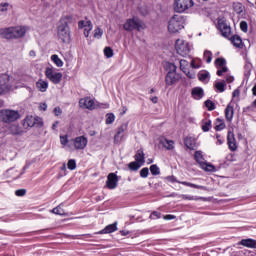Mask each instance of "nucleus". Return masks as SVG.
Wrapping results in <instances>:
<instances>
[{
    "label": "nucleus",
    "mask_w": 256,
    "mask_h": 256,
    "mask_svg": "<svg viewBox=\"0 0 256 256\" xmlns=\"http://www.w3.org/2000/svg\"><path fill=\"white\" fill-rule=\"evenodd\" d=\"M19 119H21V114H19L17 110H0V121L6 125H11V123H15V121H19Z\"/></svg>",
    "instance_id": "1"
},
{
    "label": "nucleus",
    "mask_w": 256,
    "mask_h": 256,
    "mask_svg": "<svg viewBox=\"0 0 256 256\" xmlns=\"http://www.w3.org/2000/svg\"><path fill=\"white\" fill-rule=\"evenodd\" d=\"M46 79L50 80L54 85H59L63 80V73L55 72V70L51 67H47L45 69Z\"/></svg>",
    "instance_id": "2"
},
{
    "label": "nucleus",
    "mask_w": 256,
    "mask_h": 256,
    "mask_svg": "<svg viewBox=\"0 0 256 256\" xmlns=\"http://www.w3.org/2000/svg\"><path fill=\"white\" fill-rule=\"evenodd\" d=\"M125 31H143L145 29V23L137 19H129L124 24Z\"/></svg>",
    "instance_id": "3"
},
{
    "label": "nucleus",
    "mask_w": 256,
    "mask_h": 256,
    "mask_svg": "<svg viewBox=\"0 0 256 256\" xmlns=\"http://www.w3.org/2000/svg\"><path fill=\"white\" fill-rule=\"evenodd\" d=\"M183 29V24L181 23V16L174 15L168 23L169 33H179Z\"/></svg>",
    "instance_id": "4"
},
{
    "label": "nucleus",
    "mask_w": 256,
    "mask_h": 256,
    "mask_svg": "<svg viewBox=\"0 0 256 256\" xmlns=\"http://www.w3.org/2000/svg\"><path fill=\"white\" fill-rule=\"evenodd\" d=\"M191 7H193V0H175L174 2V11L176 13H185Z\"/></svg>",
    "instance_id": "5"
},
{
    "label": "nucleus",
    "mask_w": 256,
    "mask_h": 256,
    "mask_svg": "<svg viewBox=\"0 0 256 256\" xmlns=\"http://www.w3.org/2000/svg\"><path fill=\"white\" fill-rule=\"evenodd\" d=\"M175 49H176L178 55H181V57H187V55H189V53H191V48L189 47V43H187L183 40L176 41Z\"/></svg>",
    "instance_id": "6"
},
{
    "label": "nucleus",
    "mask_w": 256,
    "mask_h": 256,
    "mask_svg": "<svg viewBox=\"0 0 256 256\" xmlns=\"http://www.w3.org/2000/svg\"><path fill=\"white\" fill-rule=\"evenodd\" d=\"M73 22V17L66 16L58 23V33H71L70 25Z\"/></svg>",
    "instance_id": "7"
},
{
    "label": "nucleus",
    "mask_w": 256,
    "mask_h": 256,
    "mask_svg": "<svg viewBox=\"0 0 256 256\" xmlns=\"http://www.w3.org/2000/svg\"><path fill=\"white\" fill-rule=\"evenodd\" d=\"M224 39H229L234 47L237 49H243V39L238 34L232 33H222L221 34Z\"/></svg>",
    "instance_id": "8"
},
{
    "label": "nucleus",
    "mask_w": 256,
    "mask_h": 256,
    "mask_svg": "<svg viewBox=\"0 0 256 256\" xmlns=\"http://www.w3.org/2000/svg\"><path fill=\"white\" fill-rule=\"evenodd\" d=\"M23 127H43V120L40 117L26 116Z\"/></svg>",
    "instance_id": "9"
},
{
    "label": "nucleus",
    "mask_w": 256,
    "mask_h": 256,
    "mask_svg": "<svg viewBox=\"0 0 256 256\" xmlns=\"http://www.w3.org/2000/svg\"><path fill=\"white\" fill-rule=\"evenodd\" d=\"M9 75L1 74L0 75V95H5L7 91H10L11 86L9 85Z\"/></svg>",
    "instance_id": "10"
},
{
    "label": "nucleus",
    "mask_w": 256,
    "mask_h": 256,
    "mask_svg": "<svg viewBox=\"0 0 256 256\" xmlns=\"http://www.w3.org/2000/svg\"><path fill=\"white\" fill-rule=\"evenodd\" d=\"M78 31H81V33H91L93 31V22L87 18L80 20L78 22Z\"/></svg>",
    "instance_id": "11"
},
{
    "label": "nucleus",
    "mask_w": 256,
    "mask_h": 256,
    "mask_svg": "<svg viewBox=\"0 0 256 256\" xmlns=\"http://www.w3.org/2000/svg\"><path fill=\"white\" fill-rule=\"evenodd\" d=\"M79 107L81 109H88V111H93L95 109V100L91 97H84L79 100Z\"/></svg>",
    "instance_id": "12"
},
{
    "label": "nucleus",
    "mask_w": 256,
    "mask_h": 256,
    "mask_svg": "<svg viewBox=\"0 0 256 256\" xmlns=\"http://www.w3.org/2000/svg\"><path fill=\"white\" fill-rule=\"evenodd\" d=\"M180 80L181 75L174 72H168L165 77L166 87H171V85L179 83Z\"/></svg>",
    "instance_id": "13"
},
{
    "label": "nucleus",
    "mask_w": 256,
    "mask_h": 256,
    "mask_svg": "<svg viewBox=\"0 0 256 256\" xmlns=\"http://www.w3.org/2000/svg\"><path fill=\"white\" fill-rule=\"evenodd\" d=\"M216 27L220 33H231V26L227 24V20L224 17H219L217 19Z\"/></svg>",
    "instance_id": "14"
},
{
    "label": "nucleus",
    "mask_w": 256,
    "mask_h": 256,
    "mask_svg": "<svg viewBox=\"0 0 256 256\" xmlns=\"http://www.w3.org/2000/svg\"><path fill=\"white\" fill-rule=\"evenodd\" d=\"M119 183V176L115 173H110L107 176L106 187L107 189H117Z\"/></svg>",
    "instance_id": "15"
},
{
    "label": "nucleus",
    "mask_w": 256,
    "mask_h": 256,
    "mask_svg": "<svg viewBox=\"0 0 256 256\" xmlns=\"http://www.w3.org/2000/svg\"><path fill=\"white\" fill-rule=\"evenodd\" d=\"M167 179L168 181H170V183H179L180 185H184L185 187H191L192 189H205V186L197 185L187 181H177L174 176H169L167 177Z\"/></svg>",
    "instance_id": "16"
},
{
    "label": "nucleus",
    "mask_w": 256,
    "mask_h": 256,
    "mask_svg": "<svg viewBox=\"0 0 256 256\" xmlns=\"http://www.w3.org/2000/svg\"><path fill=\"white\" fill-rule=\"evenodd\" d=\"M87 143L89 141L87 140V137L85 136H78L73 139V144L76 150H83L85 147H87Z\"/></svg>",
    "instance_id": "17"
},
{
    "label": "nucleus",
    "mask_w": 256,
    "mask_h": 256,
    "mask_svg": "<svg viewBox=\"0 0 256 256\" xmlns=\"http://www.w3.org/2000/svg\"><path fill=\"white\" fill-rule=\"evenodd\" d=\"M31 28L27 26H14L2 29V33H27Z\"/></svg>",
    "instance_id": "18"
},
{
    "label": "nucleus",
    "mask_w": 256,
    "mask_h": 256,
    "mask_svg": "<svg viewBox=\"0 0 256 256\" xmlns=\"http://www.w3.org/2000/svg\"><path fill=\"white\" fill-rule=\"evenodd\" d=\"M227 145L231 151H237V139H235V133L231 130L227 133Z\"/></svg>",
    "instance_id": "19"
},
{
    "label": "nucleus",
    "mask_w": 256,
    "mask_h": 256,
    "mask_svg": "<svg viewBox=\"0 0 256 256\" xmlns=\"http://www.w3.org/2000/svg\"><path fill=\"white\" fill-rule=\"evenodd\" d=\"M184 145L190 151H195L197 149V139L193 136H186L184 138Z\"/></svg>",
    "instance_id": "20"
},
{
    "label": "nucleus",
    "mask_w": 256,
    "mask_h": 256,
    "mask_svg": "<svg viewBox=\"0 0 256 256\" xmlns=\"http://www.w3.org/2000/svg\"><path fill=\"white\" fill-rule=\"evenodd\" d=\"M125 129H127V125L122 124L120 127H118L116 134L114 135V144L118 145V143H121L123 140V137H125Z\"/></svg>",
    "instance_id": "21"
},
{
    "label": "nucleus",
    "mask_w": 256,
    "mask_h": 256,
    "mask_svg": "<svg viewBox=\"0 0 256 256\" xmlns=\"http://www.w3.org/2000/svg\"><path fill=\"white\" fill-rule=\"evenodd\" d=\"M115 231H117V222L107 225L104 229L96 232L95 235H107L109 233H115Z\"/></svg>",
    "instance_id": "22"
},
{
    "label": "nucleus",
    "mask_w": 256,
    "mask_h": 256,
    "mask_svg": "<svg viewBox=\"0 0 256 256\" xmlns=\"http://www.w3.org/2000/svg\"><path fill=\"white\" fill-rule=\"evenodd\" d=\"M224 113H225V119L228 123H231V121H233V116L235 115V109L234 107L231 105V103H229L225 110H224Z\"/></svg>",
    "instance_id": "23"
},
{
    "label": "nucleus",
    "mask_w": 256,
    "mask_h": 256,
    "mask_svg": "<svg viewBox=\"0 0 256 256\" xmlns=\"http://www.w3.org/2000/svg\"><path fill=\"white\" fill-rule=\"evenodd\" d=\"M9 134L14 136L23 135V128L19 126V124H12L8 128Z\"/></svg>",
    "instance_id": "24"
},
{
    "label": "nucleus",
    "mask_w": 256,
    "mask_h": 256,
    "mask_svg": "<svg viewBox=\"0 0 256 256\" xmlns=\"http://www.w3.org/2000/svg\"><path fill=\"white\" fill-rule=\"evenodd\" d=\"M238 245H242L248 249H256V240L253 238L242 239Z\"/></svg>",
    "instance_id": "25"
},
{
    "label": "nucleus",
    "mask_w": 256,
    "mask_h": 256,
    "mask_svg": "<svg viewBox=\"0 0 256 256\" xmlns=\"http://www.w3.org/2000/svg\"><path fill=\"white\" fill-rule=\"evenodd\" d=\"M233 10L240 17H245V6L243 4H241L240 2L233 3Z\"/></svg>",
    "instance_id": "26"
},
{
    "label": "nucleus",
    "mask_w": 256,
    "mask_h": 256,
    "mask_svg": "<svg viewBox=\"0 0 256 256\" xmlns=\"http://www.w3.org/2000/svg\"><path fill=\"white\" fill-rule=\"evenodd\" d=\"M36 88L38 89V91H40L41 93H45V91H47V89H49V82L43 80V79H39L36 82Z\"/></svg>",
    "instance_id": "27"
},
{
    "label": "nucleus",
    "mask_w": 256,
    "mask_h": 256,
    "mask_svg": "<svg viewBox=\"0 0 256 256\" xmlns=\"http://www.w3.org/2000/svg\"><path fill=\"white\" fill-rule=\"evenodd\" d=\"M191 95H192V97H193L194 99L199 100V99H203L205 93L203 92V89H202V88H200V87H195V88L192 89Z\"/></svg>",
    "instance_id": "28"
},
{
    "label": "nucleus",
    "mask_w": 256,
    "mask_h": 256,
    "mask_svg": "<svg viewBox=\"0 0 256 256\" xmlns=\"http://www.w3.org/2000/svg\"><path fill=\"white\" fill-rule=\"evenodd\" d=\"M134 159L137 163H140L141 165H145V152H143V149L137 150Z\"/></svg>",
    "instance_id": "29"
},
{
    "label": "nucleus",
    "mask_w": 256,
    "mask_h": 256,
    "mask_svg": "<svg viewBox=\"0 0 256 256\" xmlns=\"http://www.w3.org/2000/svg\"><path fill=\"white\" fill-rule=\"evenodd\" d=\"M17 37H25V33H21L18 35H15L13 33H0V39H7V41H10V39H16Z\"/></svg>",
    "instance_id": "30"
},
{
    "label": "nucleus",
    "mask_w": 256,
    "mask_h": 256,
    "mask_svg": "<svg viewBox=\"0 0 256 256\" xmlns=\"http://www.w3.org/2000/svg\"><path fill=\"white\" fill-rule=\"evenodd\" d=\"M107 41L108 43L110 44H115L119 41V39H121V37H119V34H116V33H108L107 36Z\"/></svg>",
    "instance_id": "31"
},
{
    "label": "nucleus",
    "mask_w": 256,
    "mask_h": 256,
    "mask_svg": "<svg viewBox=\"0 0 256 256\" xmlns=\"http://www.w3.org/2000/svg\"><path fill=\"white\" fill-rule=\"evenodd\" d=\"M194 159L196 163H199L200 167L205 163V158L203 157V152L201 151L195 152Z\"/></svg>",
    "instance_id": "32"
},
{
    "label": "nucleus",
    "mask_w": 256,
    "mask_h": 256,
    "mask_svg": "<svg viewBox=\"0 0 256 256\" xmlns=\"http://www.w3.org/2000/svg\"><path fill=\"white\" fill-rule=\"evenodd\" d=\"M58 39L62 43H71V34H69V33H59L58 34Z\"/></svg>",
    "instance_id": "33"
},
{
    "label": "nucleus",
    "mask_w": 256,
    "mask_h": 256,
    "mask_svg": "<svg viewBox=\"0 0 256 256\" xmlns=\"http://www.w3.org/2000/svg\"><path fill=\"white\" fill-rule=\"evenodd\" d=\"M216 125H215V131H223V129H225L226 125H225V120L221 119V118H217L216 119Z\"/></svg>",
    "instance_id": "34"
},
{
    "label": "nucleus",
    "mask_w": 256,
    "mask_h": 256,
    "mask_svg": "<svg viewBox=\"0 0 256 256\" xmlns=\"http://www.w3.org/2000/svg\"><path fill=\"white\" fill-rule=\"evenodd\" d=\"M141 167H143V164H140L139 162H136V160L133 161V162H130L128 164V169L130 171H139V169H141Z\"/></svg>",
    "instance_id": "35"
},
{
    "label": "nucleus",
    "mask_w": 256,
    "mask_h": 256,
    "mask_svg": "<svg viewBox=\"0 0 256 256\" xmlns=\"http://www.w3.org/2000/svg\"><path fill=\"white\" fill-rule=\"evenodd\" d=\"M214 63L217 69H221V67H225V65H227V60H225V58L223 57H219V58H216Z\"/></svg>",
    "instance_id": "36"
},
{
    "label": "nucleus",
    "mask_w": 256,
    "mask_h": 256,
    "mask_svg": "<svg viewBox=\"0 0 256 256\" xmlns=\"http://www.w3.org/2000/svg\"><path fill=\"white\" fill-rule=\"evenodd\" d=\"M51 61H53L56 67H63V60H61L57 54L51 56Z\"/></svg>",
    "instance_id": "37"
},
{
    "label": "nucleus",
    "mask_w": 256,
    "mask_h": 256,
    "mask_svg": "<svg viewBox=\"0 0 256 256\" xmlns=\"http://www.w3.org/2000/svg\"><path fill=\"white\" fill-rule=\"evenodd\" d=\"M211 129V120L209 119H204L202 121V131L204 133H207Z\"/></svg>",
    "instance_id": "38"
},
{
    "label": "nucleus",
    "mask_w": 256,
    "mask_h": 256,
    "mask_svg": "<svg viewBox=\"0 0 256 256\" xmlns=\"http://www.w3.org/2000/svg\"><path fill=\"white\" fill-rule=\"evenodd\" d=\"M214 87H215V89H217L218 93H224L225 87H226L225 81L216 82L214 84Z\"/></svg>",
    "instance_id": "39"
},
{
    "label": "nucleus",
    "mask_w": 256,
    "mask_h": 256,
    "mask_svg": "<svg viewBox=\"0 0 256 256\" xmlns=\"http://www.w3.org/2000/svg\"><path fill=\"white\" fill-rule=\"evenodd\" d=\"M166 144H164V147L168 150V151H173V149H175V141L173 140H169V139H165L164 140Z\"/></svg>",
    "instance_id": "40"
},
{
    "label": "nucleus",
    "mask_w": 256,
    "mask_h": 256,
    "mask_svg": "<svg viewBox=\"0 0 256 256\" xmlns=\"http://www.w3.org/2000/svg\"><path fill=\"white\" fill-rule=\"evenodd\" d=\"M204 61H206L207 63H211V61H213V53H211V51L209 50H205L204 54Z\"/></svg>",
    "instance_id": "41"
},
{
    "label": "nucleus",
    "mask_w": 256,
    "mask_h": 256,
    "mask_svg": "<svg viewBox=\"0 0 256 256\" xmlns=\"http://www.w3.org/2000/svg\"><path fill=\"white\" fill-rule=\"evenodd\" d=\"M104 55L107 59H111V57L114 55L113 48L106 46L104 48Z\"/></svg>",
    "instance_id": "42"
},
{
    "label": "nucleus",
    "mask_w": 256,
    "mask_h": 256,
    "mask_svg": "<svg viewBox=\"0 0 256 256\" xmlns=\"http://www.w3.org/2000/svg\"><path fill=\"white\" fill-rule=\"evenodd\" d=\"M168 73H177V66L174 63L168 62L166 64Z\"/></svg>",
    "instance_id": "43"
},
{
    "label": "nucleus",
    "mask_w": 256,
    "mask_h": 256,
    "mask_svg": "<svg viewBox=\"0 0 256 256\" xmlns=\"http://www.w3.org/2000/svg\"><path fill=\"white\" fill-rule=\"evenodd\" d=\"M151 175H161V170L157 164H153L150 166Z\"/></svg>",
    "instance_id": "44"
},
{
    "label": "nucleus",
    "mask_w": 256,
    "mask_h": 256,
    "mask_svg": "<svg viewBox=\"0 0 256 256\" xmlns=\"http://www.w3.org/2000/svg\"><path fill=\"white\" fill-rule=\"evenodd\" d=\"M114 122H115V114H113V113H108V114L106 115V121H105L106 125H111V124H113Z\"/></svg>",
    "instance_id": "45"
},
{
    "label": "nucleus",
    "mask_w": 256,
    "mask_h": 256,
    "mask_svg": "<svg viewBox=\"0 0 256 256\" xmlns=\"http://www.w3.org/2000/svg\"><path fill=\"white\" fill-rule=\"evenodd\" d=\"M67 167L70 171H75V169H77V162L75 159L68 160Z\"/></svg>",
    "instance_id": "46"
},
{
    "label": "nucleus",
    "mask_w": 256,
    "mask_h": 256,
    "mask_svg": "<svg viewBox=\"0 0 256 256\" xmlns=\"http://www.w3.org/2000/svg\"><path fill=\"white\" fill-rule=\"evenodd\" d=\"M200 167L204 169V171H215V167L213 166V164H209L207 162H204Z\"/></svg>",
    "instance_id": "47"
},
{
    "label": "nucleus",
    "mask_w": 256,
    "mask_h": 256,
    "mask_svg": "<svg viewBox=\"0 0 256 256\" xmlns=\"http://www.w3.org/2000/svg\"><path fill=\"white\" fill-rule=\"evenodd\" d=\"M205 107H207L208 111H215V103L211 100L205 101Z\"/></svg>",
    "instance_id": "48"
},
{
    "label": "nucleus",
    "mask_w": 256,
    "mask_h": 256,
    "mask_svg": "<svg viewBox=\"0 0 256 256\" xmlns=\"http://www.w3.org/2000/svg\"><path fill=\"white\" fill-rule=\"evenodd\" d=\"M52 213H54V215H65V210L61 208V206H57L52 209Z\"/></svg>",
    "instance_id": "49"
},
{
    "label": "nucleus",
    "mask_w": 256,
    "mask_h": 256,
    "mask_svg": "<svg viewBox=\"0 0 256 256\" xmlns=\"http://www.w3.org/2000/svg\"><path fill=\"white\" fill-rule=\"evenodd\" d=\"M140 177H142V179H147V177H149V168L144 167L140 170Z\"/></svg>",
    "instance_id": "50"
},
{
    "label": "nucleus",
    "mask_w": 256,
    "mask_h": 256,
    "mask_svg": "<svg viewBox=\"0 0 256 256\" xmlns=\"http://www.w3.org/2000/svg\"><path fill=\"white\" fill-rule=\"evenodd\" d=\"M208 78H209V72L204 71L198 74L199 81H206Z\"/></svg>",
    "instance_id": "51"
},
{
    "label": "nucleus",
    "mask_w": 256,
    "mask_h": 256,
    "mask_svg": "<svg viewBox=\"0 0 256 256\" xmlns=\"http://www.w3.org/2000/svg\"><path fill=\"white\" fill-rule=\"evenodd\" d=\"M227 71H229L227 66H222V67L218 68L216 75H218V77H223V73H227Z\"/></svg>",
    "instance_id": "52"
},
{
    "label": "nucleus",
    "mask_w": 256,
    "mask_h": 256,
    "mask_svg": "<svg viewBox=\"0 0 256 256\" xmlns=\"http://www.w3.org/2000/svg\"><path fill=\"white\" fill-rule=\"evenodd\" d=\"M240 29H241V31H243V33H247V31L249 29V25L247 24L246 21L240 22Z\"/></svg>",
    "instance_id": "53"
},
{
    "label": "nucleus",
    "mask_w": 256,
    "mask_h": 256,
    "mask_svg": "<svg viewBox=\"0 0 256 256\" xmlns=\"http://www.w3.org/2000/svg\"><path fill=\"white\" fill-rule=\"evenodd\" d=\"M16 197H25L27 195V190L26 189H18L15 191Z\"/></svg>",
    "instance_id": "54"
},
{
    "label": "nucleus",
    "mask_w": 256,
    "mask_h": 256,
    "mask_svg": "<svg viewBox=\"0 0 256 256\" xmlns=\"http://www.w3.org/2000/svg\"><path fill=\"white\" fill-rule=\"evenodd\" d=\"M150 219H161V212H158V211H153L151 214H150Z\"/></svg>",
    "instance_id": "55"
},
{
    "label": "nucleus",
    "mask_w": 256,
    "mask_h": 256,
    "mask_svg": "<svg viewBox=\"0 0 256 256\" xmlns=\"http://www.w3.org/2000/svg\"><path fill=\"white\" fill-rule=\"evenodd\" d=\"M60 143L62 145H67L69 143V138L67 137V135H64V136L60 137Z\"/></svg>",
    "instance_id": "56"
},
{
    "label": "nucleus",
    "mask_w": 256,
    "mask_h": 256,
    "mask_svg": "<svg viewBox=\"0 0 256 256\" xmlns=\"http://www.w3.org/2000/svg\"><path fill=\"white\" fill-rule=\"evenodd\" d=\"M216 139H217V145H223V143H225V140L221 137L220 134H216Z\"/></svg>",
    "instance_id": "57"
},
{
    "label": "nucleus",
    "mask_w": 256,
    "mask_h": 256,
    "mask_svg": "<svg viewBox=\"0 0 256 256\" xmlns=\"http://www.w3.org/2000/svg\"><path fill=\"white\" fill-rule=\"evenodd\" d=\"M54 113H55L56 117H59V115H61V113H63V110H61L60 107H55Z\"/></svg>",
    "instance_id": "58"
},
{
    "label": "nucleus",
    "mask_w": 256,
    "mask_h": 256,
    "mask_svg": "<svg viewBox=\"0 0 256 256\" xmlns=\"http://www.w3.org/2000/svg\"><path fill=\"white\" fill-rule=\"evenodd\" d=\"M182 199H184L186 201H195V197L194 196H189V195H183Z\"/></svg>",
    "instance_id": "59"
},
{
    "label": "nucleus",
    "mask_w": 256,
    "mask_h": 256,
    "mask_svg": "<svg viewBox=\"0 0 256 256\" xmlns=\"http://www.w3.org/2000/svg\"><path fill=\"white\" fill-rule=\"evenodd\" d=\"M241 95V91L239 89H235L233 92H232V97L235 98V97H239Z\"/></svg>",
    "instance_id": "60"
},
{
    "label": "nucleus",
    "mask_w": 256,
    "mask_h": 256,
    "mask_svg": "<svg viewBox=\"0 0 256 256\" xmlns=\"http://www.w3.org/2000/svg\"><path fill=\"white\" fill-rule=\"evenodd\" d=\"M1 7H2L1 11L5 12V11H7V8L9 7V3H2Z\"/></svg>",
    "instance_id": "61"
},
{
    "label": "nucleus",
    "mask_w": 256,
    "mask_h": 256,
    "mask_svg": "<svg viewBox=\"0 0 256 256\" xmlns=\"http://www.w3.org/2000/svg\"><path fill=\"white\" fill-rule=\"evenodd\" d=\"M164 219L171 221V220L175 219V215L167 214L164 216Z\"/></svg>",
    "instance_id": "62"
},
{
    "label": "nucleus",
    "mask_w": 256,
    "mask_h": 256,
    "mask_svg": "<svg viewBox=\"0 0 256 256\" xmlns=\"http://www.w3.org/2000/svg\"><path fill=\"white\" fill-rule=\"evenodd\" d=\"M39 109L40 111H47V104L45 103L40 104Z\"/></svg>",
    "instance_id": "63"
},
{
    "label": "nucleus",
    "mask_w": 256,
    "mask_h": 256,
    "mask_svg": "<svg viewBox=\"0 0 256 256\" xmlns=\"http://www.w3.org/2000/svg\"><path fill=\"white\" fill-rule=\"evenodd\" d=\"M252 95H253V97H256V83L252 87Z\"/></svg>",
    "instance_id": "64"
}]
</instances>
